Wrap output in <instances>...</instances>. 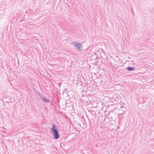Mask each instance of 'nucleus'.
<instances>
[{
	"instance_id": "7",
	"label": "nucleus",
	"mask_w": 154,
	"mask_h": 154,
	"mask_svg": "<svg viewBox=\"0 0 154 154\" xmlns=\"http://www.w3.org/2000/svg\"><path fill=\"white\" fill-rule=\"evenodd\" d=\"M129 71H132L134 70L135 69V68L133 67H130L128 66L126 68Z\"/></svg>"
},
{
	"instance_id": "1",
	"label": "nucleus",
	"mask_w": 154,
	"mask_h": 154,
	"mask_svg": "<svg viewBox=\"0 0 154 154\" xmlns=\"http://www.w3.org/2000/svg\"><path fill=\"white\" fill-rule=\"evenodd\" d=\"M51 133L54 136V138L55 139H57L60 137V135L59 133L58 130L57 126L53 124H52V128L51 129Z\"/></svg>"
},
{
	"instance_id": "9",
	"label": "nucleus",
	"mask_w": 154,
	"mask_h": 154,
	"mask_svg": "<svg viewBox=\"0 0 154 154\" xmlns=\"http://www.w3.org/2000/svg\"><path fill=\"white\" fill-rule=\"evenodd\" d=\"M120 108L121 109H120L119 111H120L121 110H122L124 112H125L126 110V108L124 106H122V107H120Z\"/></svg>"
},
{
	"instance_id": "11",
	"label": "nucleus",
	"mask_w": 154,
	"mask_h": 154,
	"mask_svg": "<svg viewBox=\"0 0 154 154\" xmlns=\"http://www.w3.org/2000/svg\"><path fill=\"white\" fill-rule=\"evenodd\" d=\"M38 93V94L40 96V97H41V98H43V96L42 95H41V93L40 92L38 93Z\"/></svg>"
},
{
	"instance_id": "12",
	"label": "nucleus",
	"mask_w": 154,
	"mask_h": 154,
	"mask_svg": "<svg viewBox=\"0 0 154 154\" xmlns=\"http://www.w3.org/2000/svg\"><path fill=\"white\" fill-rule=\"evenodd\" d=\"M83 101V102H84V103H85V105H88V104H89L90 103H88V102H87H87H86L85 101V100H84ZM89 102V103H90L91 102H90V101H89V102Z\"/></svg>"
},
{
	"instance_id": "13",
	"label": "nucleus",
	"mask_w": 154,
	"mask_h": 154,
	"mask_svg": "<svg viewBox=\"0 0 154 154\" xmlns=\"http://www.w3.org/2000/svg\"><path fill=\"white\" fill-rule=\"evenodd\" d=\"M66 90H67V89H65L64 90V91H63V92H65V93H66L67 91H66Z\"/></svg>"
},
{
	"instance_id": "2",
	"label": "nucleus",
	"mask_w": 154,
	"mask_h": 154,
	"mask_svg": "<svg viewBox=\"0 0 154 154\" xmlns=\"http://www.w3.org/2000/svg\"><path fill=\"white\" fill-rule=\"evenodd\" d=\"M75 46L78 50L81 51L82 50V46L81 43L77 42L76 44L75 45Z\"/></svg>"
},
{
	"instance_id": "3",
	"label": "nucleus",
	"mask_w": 154,
	"mask_h": 154,
	"mask_svg": "<svg viewBox=\"0 0 154 154\" xmlns=\"http://www.w3.org/2000/svg\"><path fill=\"white\" fill-rule=\"evenodd\" d=\"M105 82H103V81L99 79L97 82H95V83H96V86H99L103 85H104L105 84Z\"/></svg>"
},
{
	"instance_id": "8",
	"label": "nucleus",
	"mask_w": 154,
	"mask_h": 154,
	"mask_svg": "<svg viewBox=\"0 0 154 154\" xmlns=\"http://www.w3.org/2000/svg\"><path fill=\"white\" fill-rule=\"evenodd\" d=\"M42 101L43 102H45L46 103L50 102V101L48 100L45 97L42 98Z\"/></svg>"
},
{
	"instance_id": "4",
	"label": "nucleus",
	"mask_w": 154,
	"mask_h": 154,
	"mask_svg": "<svg viewBox=\"0 0 154 154\" xmlns=\"http://www.w3.org/2000/svg\"><path fill=\"white\" fill-rule=\"evenodd\" d=\"M112 108L114 110H116L117 109L120 108V107H122V105L120 103H116L114 105L112 104Z\"/></svg>"
},
{
	"instance_id": "10",
	"label": "nucleus",
	"mask_w": 154,
	"mask_h": 154,
	"mask_svg": "<svg viewBox=\"0 0 154 154\" xmlns=\"http://www.w3.org/2000/svg\"><path fill=\"white\" fill-rule=\"evenodd\" d=\"M84 83L80 81L79 82H78V84L79 85H82V86H84Z\"/></svg>"
},
{
	"instance_id": "6",
	"label": "nucleus",
	"mask_w": 154,
	"mask_h": 154,
	"mask_svg": "<svg viewBox=\"0 0 154 154\" xmlns=\"http://www.w3.org/2000/svg\"><path fill=\"white\" fill-rule=\"evenodd\" d=\"M119 70V72L120 73H122L123 75H126L127 73H128V72H125L126 70H123V69H118Z\"/></svg>"
},
{
	"instance_id": "5",
	"label": "nucleus",
	"mask_w": 154,
	"mask_h": 154,
	"mask_svg": "<svg viewBox=\"0 0 154 154\" xmlns=\"http://www.w3.org/2000/svg\"><path fill=\"white\" fill-rule=\"evenodd\" d=\"M118 94H114L113 95L112 97V100H114L115 101H117L119 100V98L118 97Z\"/></svg>"
}]
</instances>
